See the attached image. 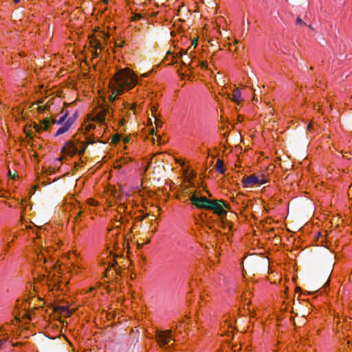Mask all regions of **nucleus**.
Here are the masks:
<instances>
[{"instance_id":"obj_6","label":"nucleus","mask_w":352,"mask_h":352,"mask_svg":"<svg viewBox=\"0 0 352 352\" xmlns=\"http://www.w3.org/2000/svg\"><path fill=\"white\" fill-rule=\"evenodd\" d=\"M67 111L65 113L62 111L60 116H58L57 118H53L52 120L46 118L43 121L41 127L43 130H47L51 124H59L61 126L56 131L55 136L64 134L69 130L75 121V118L74 117H67Z\"/></svg>"},{"instance_id":"obj_18","label":"nucleus","mask_w":352,"mask_h":352,"mask_svg":"<svg viewBox=\"0 0 352 352\" xmlns=\"http://www.w3.org/2000/svg\"><path fill=\"white\" fill-rule=\"evenodd\" d=\"M151 111L152 113V116L155 118V122L157 125V126L159 125V120L156 118V112H157V108L155 106L151 107Z\"/></svg>"},{"instance_id":"obj_29","label":"nucleus","mask_w":352,"mask_h":352,"mask_svg":"<svg viewBox=\"0 0 352 352\" xmlns=\"http://www.w3.org/2000/svg\"><path fill=\"white\" fill-rule=\"evenodd\" d=\"M92 129L96 130V131H95L94 133H92V135H98V134H100V132H98V133H97V131H98V129H96H96L93 128Z\"/></svg>"},{"instance_id":"obj_26","label":"nucleus","mask_w":352,"mask_h":352,"mask_svg":"<svg viewBox=\"0 0 352 352\" xmlns=\"http://www.w3.org/2000/svg\"><path fill=\"white\" fill-rule=\"evenodd\" d=\"M147 0H133L135 4L142 5L146 3Z\"/></svg>"},{"instance_id":"obj_2","label":"nucleus","mask_w":352,"mask_h":352,"mask_svg":"<svg viewBox=\"0 0 352 352\" xmlns=\"http://www.w3.org/2000/svg\"><path fill=\"white\" fill-rule=\"evenodd\" d=\"M52 248H37L35 249L36 260L35 265L38 267H43L45 269L40 279L41 283H47L51 274L50 269H55L56 265V256H53Z\"/></svg>"},{"instance_id":"obj_15","label":"nucleus","mask_w":352,"mask_h":352,"mask_svg":"<svg viewBox=\"0 0 352 352\" xmlns=\"http://www.w3.org/2000/svg\"><path fill=\"white\" fill-rule=\"evenodd\" d=\"M104 264H108V267L105 270V273L107 274L111 267H114L115 265L116 264V261L113 256H110L107 258V262H104Z\"/></svg>"},{"instance_id":"obj_40","label":"nucleus","mask_w":352,"mask_h":352,"mask_svg":"<svg viewBox=\"0 0 352 352\" xmlns=\"http://www.w3.org/2000/svg\"><path fill=\"white\" fill-rule=\"evenodd\" d=\"M38 103L41 104V103H43V101H38Z\"/></svg>"},{"instance_id":"obj_5","label":"nucleus","mask_w":352,"mask_h":352,"mask_svg":"<svg viewBox=\"0 0 352 352\" xmlns=\"http://www.w3.org/2000/svg\"><path fill=\"white\" fill-rule=\"evenodd\" d=\"M110 39V34L104 30L96 31L89 36V49L93 58H98L102 52L107 51L106 46Z\"/></svg>"},{"instance_id":"obj_32","label":"nucleus","mask_w":352,"mask_h":352,"mask_svg":"<svg viewBox=\"0 0 352 352\" xmlns=\"http://www.w3.org/2000/svg\"><path fill=\"white\" fill-rule=\"evenodd\" d=\"M123 43H124V42H122L121 43H119V44L116 43V45L117 47H122L123 45Z\"/></svg>"},{"instance_id":"obj_1","label":"nucleus","mask_w":352,"mask_h":352,"mask_svg":"<svg viewBox=\"0 0 352 352\" xmlns=\"http://www.w3.org/2000/svg\"><path fill=\"white\" fill-rule=\"evenodd\" d=\"M138 76L128 67L119 69L109 81L111 94L109 100L113 102L118 96L133 89L138 84Z\"/></svg>"},{"instance_id":"obj_19","label":"nucleus","mask_w":352,"mask_h":352,"mask_svg":"<svg viewBox=\"0 0 352 352\" xmlns=\"http://www.w3.org/2000/svg\"><path fill=\"white\" fill-rule=\"evenodd\" d=\"M8 176L12 180H15L16 178L18 177L17 173L16 172H12L10 170H9L8 172Z\"/></svg>"},{"instance_id":"obj_28","label":"nucleus","mask_w":352,"mask_h":352,"mask_svg":"<svg viewBox=\"0 0 352 352\" xmlns=\"http://www.w3.org/2000/svg\"><path fill=\"white\" fill-rule=\"evenodd\" d=\"M296 23H298V24H302V23H303V21H302V19H301L300 18H299V17H298V18H297V19H296Z\"/></svg>"},{"instance_id":"obj_3","label":"nucleus","mask_w":352,"mask_h":352,"mask_svg":"<svg viewBox=\"0 0 352 352\" xmlns=\"http://www.w3.org/2000/svg\"><path fill=\"white\" fill-rule=\"evenodd\" d=\"M113 118V109L109 105H103L97 107L93 113L89 116L90 120L84 124V128L86 133H89L93 128L97 127L95 122L100 124V130L104 129L106 121L110 120Z\"/></svg>"},{"instance_id":"obj_22","label":"nucleus","mask_w":352,"mask_h":352,"mask_svg":"<svg viewBox=\"0 0 352 352\" xmlns=\"http://www.w3.org/2000/svg\"><path fill=\"white\" fill-rule=\"evenodd\" d=\"M10 195L9 192L4 190L3 189L0 190V197L8 198Z\"/></svg>"},{"instance_id":"obj_16","label":"nucleus","mask_w":352,"mask_h":352,"mask_svg":"<svg viewBox=\"0 0 352 352\" xmlns=\"http://www.w3.org/2000/svg\"><path fill=\"white\" fill-rule=\"evenodd\" d=\"M142 18H143V16H142V15L140 13L132 11V16H131V18L132 21H138V20H140Z\"/></svg>"},{"instance_id":"obj_36","label":"nucleus","mask_w":352,"mask_h":352,"mask_svg":"<svg viewBox=\"0 0 352 352\" xmlns=\"http://www.w3.org/2000/svg\"><path fill=\"white\" fill-rule=\"evenodd\" d=\"M19 1H20V0H14V2L15 3H18Z\"/></svg>"},{"instance_id":"obj_10","label":"nucleus","mask_w":352,"mask_h":352,"mask_svg":"<svg viewBox=\"0 0 352 352\" xmlns=\"http://www.w3.org/2000/svg\"><path fill=\"white\" fill-rule=\"evenodd\" d=\"M268 182L264 175H250L242 179V185L244 188H250L255 185H263Z\"/></svg>"},{"instance_id":"obj_13","label":"nucleus","mask_w":352,"mask_h":352,"mask_svg":"<svg viewBox=\"0 0 352 352\" xmlns=\"http://www.w3.org/2000/svg\"><path fill=\"white\" fill-rule=\"evenodd\" d=\"M184 181L189 185H193V179L196 177V173L193 171H189V168H186L183 172Z\"/></svg>"},{"instance_id":"obj_20","label":"nucleus","mask_w":352,"mask_h":352,"mask_svg":"<svg viewBox=\"0 0 352 352\" xmlns=\"http://www.w3.org/2000/svg\"><path fill=\"white\" fill-rule=\"evenodd\" d=\"M87 203L88 205L92 206H96L98 204V201L92 198L88 199L87 200Z\"/></svg>"},{"instance_id":"obj_8","label":"nucleus","mask_w":352,"mask_h":352,"mask_svg":"<svg viewBox=\"0 0 352 352\" xmlns=\"http://www.w3.org/2000/svg\"><path fill=\"white\" fill-rule=\"evenodd\" d=\"M193 50H190V47H189L187 50H180L178 52L171 53L168 52L167 56L171 55L173 58V60L175 62H177L179 60H181L182 63L184 66H189L190 67L192 63H194V61L192 58V52Z\"/></svg>"},{"instance_id":"obj_21","label":"nucleus","mask_w":352,"mask_h":352,"mask_svg":"<svg viewBox=\"0 0 352 352\" xmlns=\"http://www.w3.org/2000/svg\"><path fill=\"white\" fill-rule=\"evenodd\" d=\"M72 267H73V270L75 272V273H78V271L80 270V269L81 268V266L80 265V264L78 262L72 263Z\"/></svg>"},{"instance_id":"obj_23","label":"nucleus","mask_w":352,"mask_h":352,"mask_svg":"<svg viewBox=\"0 0 352 352\" xmlns=\"http://www.w3.org/2000/svg\"><path fill=\"white\" fill-rule=\"evenodd\" d=\"M197 65L201 67L203 69L207 68V63L203 60H197Z\"/></svg>"},{"instance_id":"obj_30","label":"nucleus","mask_w":352,"mask_h":352,"mask_svg":"<svg viewBox=\"0 0 352 352\" xmlns=\"http://www.w3.org/2000/svg\"><path fill=\"white\" fill-rule=\"evenodd\" d=\"M92 129L96 130V131H95L94 133H92V135H98V134H100V132H98V133H97V131H98V129H96H96L93 128Z\"/></svg>"},{"instance_id":"obj_38","label":"nucleus","mask_w":352,"mask_h":352,"mask_svg":"<svg viewBox=\"0 0 352 352\" xmlns=\"http://www.w3.org/2000/svg\"><path fill=\"white\" fill-rule=\"evenodd\" d=\"M146 243H150V239H148L146 240Z\"/></svg>"},{"instance_id":"obj_7","label":"nucleus","mask_w":352,"mask_h":352,"mask_svg":"<svg viewBox=\"0 0 352 352\" xmlns=\"http://www.w3.org/2000/svg\"><path fill=\"white\" fill-rule=\"evenodd\" d=\"M156 340L160 348L164 350L170 349L175 341L173 338L171 330L158 331L156 335Z\"/></svg>"},{"instance_id":"obj_24","label":"nucleus","mask_w":352,"mask_h":352,"mask_svg":"<svg viewBox=\"0 0 352 352\" xmlns=\"http://www.w3.org/2000/svg\"><path fill=\"white\" fill-rule=\"evenodd\" d=\"M48 108H49V106L47 104H45V105H39L38 107V110L41 112H43V111H45V110H47Z\"/></svg>"},{"instance_id":"obj_34","label":"nucleus","mask_w":352,"mask_h":352,"mask_svg":"<svg viewBox=\"0 0 352 352\" xmlns=\"http://www.w3.org/2000/svg\"><path fill=\"white\" fill-rule=\"evenodd\" d=\"M82 212L81 210H80V211L78 212V214H77V217H80V216L81 215Z\"/></svg>"},{"instance_id":"obj_4","label":"nucleus","mask_w":352,"mask_h":352,"mask_svg":"<svg viewBox=\"0 0 352 352\" xmlns=\"http://www.w3.org/2000/svg\"><path fill=\"white\" fill-rule=\"evenodd\" d=\"M94 140L89 138L85 134H76L72 139L67 141L62 148L64 155L73 157L75 155H81L84 153L87 144H94Z\"/></svg>"},{"instance_id":"obj_27","label":"nucleus","mask_w":352,"mask_h":352,"mask_svg":"<svg viewBox=\"0 0 352 352\" xmlns=\"http://www.w3.org/2000/svg\"><path fill=\"white\" fill-rule=\"evenodd\" d=\"M197 43H198L197 39H194V40L192 41L191 45H193L194 46V49H195L197 47Z\"/></svg>"},{"instance_id":"obj_37","label":"nucleus","mask_w":352,"mask_h":352,"mask_svg":"<svg viewBox=\"0 0 352 352\" xmlns=\"http://www.w3.org/2000/svg\"><path fill=\"white\" fill-rule=\"evenodd\" d=\"M103 1H104V3H106V4L108 3V0H103Z\"/></svg>"},{"instance_id":"obj_35","label":"nucleus","mask_w":352,"mask_h":352,"mask_svg":"<svg viewBox=\"0 0 352 352\" xmlns=\"http://www.w3.org/2000/svg\"><path fill=\"white\" fill-rule=\"evenodd\" d=\"M27 135H28L29 138H32V135H31V133H27Z\"/></svg>"},{"instance_id":"obj_25","label":"nucleus","mask_w":352,"mask_h":352,"mask_svg":"<svg viewBox=\"0 0 352 352\" xmlns=\"http://www.w3.org/2000/svg\"><path fill=\"white\" fill-rule=\"evenodd\" d=\"M177 162L183 168V171L184 170V169H186V168H188V166H186V164H185V162L182 160H177Z\"/></svg>"},{"instance_id":"obj_9","label":"nucleus","mask_w":352,"mask_h":352,"mask_svg":"<svg viewBox=\"0 0 352 352\" xmlns=\"http://www.w3.org/2000/svg\"><path fill=\"white\" fill-rule=\"evenodd\" d=\"M230 205L222 199H212L208 210H212L221 219L225 218L227 215V210H230Z\"/></svg>"},{"instance_id":"obj_14","label":"nucleus","mask_w":352,"mask_h":352,"mask_svg":"<svg viewBox=\"0 0 352 352\" xmlns=\"http://www.w3.org/2000/svg\"><path fill=\"white\" fill-rule=\"evenodd\" d=\"M216 170L221 174H223L226 172L223 162L221 160H217L215 164Z\"/></svg>"},{"instance_id":"obj_39","label":"nucleus","mask_w":352,"mask_h":352,"mask_svg":"<svg viewBox=\"0 0 352 352\" xmlns=\"http://www.w3.org/2000/svg\"><path fill=\"white\" fill-rule=\"evenodd\" d=\"M35 235H36V236H38V237H40V236L38 235V232H36V233H35Z\"/></svg>"},{"instance_id":"obj_11","label":"nucleus","mask_w":352,"mask_h":352,"mask_svg":"<svg viewBox=\"0 0 352 352\" xmlns=\"http://www.w3.org/2000/svg\"><path fill=\"white\" fill-rule=\"evenodd\" d=\"M211 200L204 196L197 197L195 193L190 197V201L192 205L197 208L204 210H208Z\"/></svg>"},{"instance_id":"obj_31","label":"nucleus","mask_w":352,"mask_h":352,"mask_svg":"<svg viewBox=\"0 0 352 352\" xmlns=\"http://www.w3.org/2000/svg\"><path fill=\"white\" fill-rule=\"evenodd\" d=\"M27 230H32V232L34 233L33 228L32 226H25Z\"/></svg>"},{"instance_id":"obj_33","label":"nucleus","mask_w":352,"mask_h":352,"mask_svg":"<svg viewBox=\"0 0 352 352\" xmlns=\"http://www.w3.org/2000/svg\"><path fill=\"white\" fill-rule=\"evenodd\" d=\"M135 107V104H132L131 107H130V109L134 110Z\"/></svg>"},{"instance_id":"obj_12","label":"nucleus","mask_w":352,"mask_h":352,"mask_svg":"<svg viewBox=\"0 0 352 352\" xmlns=\"http://www.w3.org/2000/svg\"><path fill=\"white\" fill-rule=\"evenodd\" d=\"M228 97L236 105H240L243 100L241 90L238 87L234 88L232 94H228Z\"/></svg>"},{"instance_id":"obj_17","label":"nucleus","mask_w":352,"mask_h":352,"mask_svg":"<svg viewBox=\"0 0 352 352\" xmlns=\"http://www.w3.org/2000/svg\"><path fill=\"white\" fill-rule=\"evenodd\" d=\"M120 139H121L120 135H119V134L113 135V136L112 137V140H111V144H118L120 141Z\"/></svg>"},{"instance_id":"obj_41","label":"nucleus","mask_w":352,"mask_h":352,"mask_svg":"<svg viewBox=\"0 0 352 352\" xmlns=\"http://www.w3.org/2000/svg\"><path fill=\"white\" fill-rule=\"evenodd\" d=\"M310 128H311V124H309L308 125V129H310Z\"/></svg>"}]
</instances>
